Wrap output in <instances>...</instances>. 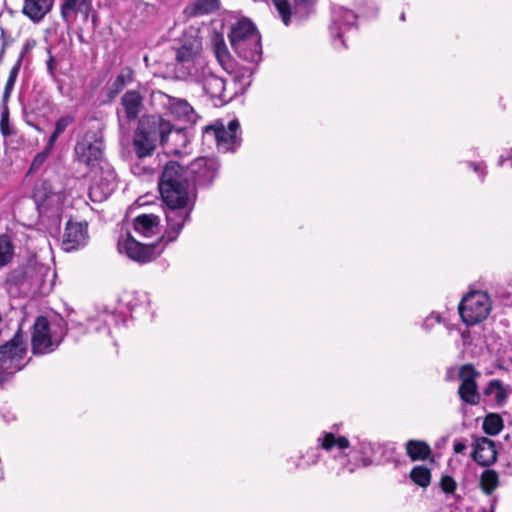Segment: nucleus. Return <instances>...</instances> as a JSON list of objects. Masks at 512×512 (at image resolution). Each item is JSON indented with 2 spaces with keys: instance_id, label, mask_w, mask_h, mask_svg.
<instances>
[{
  "instance_id": "f257e3e1",
  "label": "nucleus",
  "mask_w": 512,
  "mask_h": 512,
  "mask_svg": "<svg viewBox=\"0 0 512 512\" xmlns=\"http://www.w3.org/2000/svg\"><path fill=\"white\" fill-rule=\"evenodd\" d=\"M159 191L166 204L167 228L163 239L173 242L190 220L195 205V193L187 167L176 161L166 163L159 180Z\"/></svg>"
},
{
  "instance_id": "f03ea898",
  "label": "nucleus",
  "mask_w": 512,
  "mask_h": 512,
  "mask_svg": "<svg viewBox=\"0 0 512 512\" xmlns=\"http://www.w3.org/2000/svg\"><path fill=\"white\" fill-rule=\"evenodd\" d=\"M172 131L173 125L170 121L160 116L142 117L133 136V148L137 157L142 159L151 156L157 142L164 144Z\"/></svg>"
},
{
  "instance_id": "7ed1b4c3",
  "label": "nucleus",
  "mask_w": 512,
  "mask_h": 512,
  "mask_svg": "<svg viewBox=\"0 0 512 512\" xmlns=\"http://www.w3.org/2000/svg\"><path fill=\"white\" fill-rule=\"evenodd\" d=\"M228 37L232 48L241 59L250 63L261 61V36L251 21L240 20L232 25Z\"/></svg>"
},
{
  "instance_id": "20e7f679",
  "label": "nucleus",
  "mask_w": 512,
  "mask_h": 512,
  "mask_svg": "<svg viewBox=\"0 0 512 512\" xmlns=\"http://www.w3.org/2000/svg\"><path fill=\"white\" fill-rule=\"evenodd\" d=\"M367 444L372 443L363 442L360 444L361 457L359 459L353 457L352 461L351 458H348L347 454L343 453V451L350 446L349 440L346 437H337L332 432L322 431L317 439V448H321L326 451H331L333 448H337L339 450L338 455L334 457V460L339 464L336 471L337 475H341L345 471L353 473L358 467L363 466L362 458L364 456H371V450L365 447Z\"/></svg>"
},
{
  "instance_id": "39448f33",
  "label": "nucleus",
  "mask_w": 512,
  "mask_h": 512,
  "mask_svg": "<svg viewBox=\"0 0 512 512\" xmlns=\"http://www.w3.org/2000/svg\"><path fill=\"white\" fill-rule=\"evenodd\" d=\"M203 137L212 138L221 152H235L242 143L240 123L233 119L225 125L217 120L203 128Z\"/></svg>"
},
{
  "instance_id": "423d86ee",
  "label": "nucleus",
  "mask_w": 512,
  "mask_h": 512,
  "mask_svg": "<svg viewBox=\"0 0 512 512\" xmlns=\"http://www.w3.org/2000/svg\"><path fill=\"white\" fill-rule=\"evenodd\" d=\"M103 135L100 131H87L74 148L78 163L94 169L103 163Z\"/></svg>"
},
{
  "instance_id": "0eeeda50",
  "label": "nucleus",
  "mask_w": 512,
  "mask_h": 512,
  "mask_svg": "<svg viewBox=\"0 0 512 512\" xmlns=\"http://www.w3.org/2000/svg\"><path fill=\"white\" fill-rule=\"evenodd\" d=\"M33 199L40 214L56 216L61 212L64 193L51 181L39 179L34 185Z\"/></svg>"
},
{
  "instance_id": "6e6552de",
  "label": "nucleus",
  "mask_w": 512,
  "mask_h": 512,
  "mask_svg": "<svg viewBox=\"0 0 512 512\" xmlns=\"http://www.w3.org/2000/svg\"><path fill=\"white\" fill-rule=\"evenodd\" d=\"M458 310L466 325L478 324L485 320L491 311L490 297L483 291L471 292L461 300Z\"/></svg>"
},
{
  "instance_id": "1a4fd4ad",
  "label": "nucleus",
  "mask_w": 512,
  "mask_h": 512,
  "mask_svg": "<svg viewBox=\"0 0 512 512\" xmlns=\"http://www.w3.org/2000/svg\"><path fill=\"white\" fill-rule=\"evenodd\" d=\"M357 29V15L350 9L342 6L333 7L329 33L335 49H346L345 36Z\"/></svg>"
},
{
  "instance_id": "9d476101",
  "label": "nucleus",
  "mask_w": 512,
  "mask_h": 512,
  "mask_svg": "<svg viewBox=\"0 0 512 512\" xmlns=\"http://www.w3.org/2000/svg\"><path fill=\"white\" fill-rule=\"evenodd\" d=\"M26 357L27 350L19 332L9 342L0 346V367L9 378L27 365L29 360Z\"/></svg>"
},
{
  "instance_id": "9b49d317",
  "label": "nucleus",
  "mask_w": 512,
  "mask_h": 512,
  "mask_svg": "<svg viewBox=\"0 0 512 512\" xmlns=\"http://www.w3.org/2000/svg\"><path fill=\"white\" fill-rule=\"evenodd\" d=\"M160 241L165 242V244L160 249H157L158 244H141L130 233H127L119 239L118 250L131 260L144 264L153 261L163 251L165 245L169 243L163 237Z\"/></svg>"
},
{
  "instance_id": "f8f14e48",
  "label": "nucleus",
  "mask_w": 512,
  "mask_h": 512,
  "mask_svg": "<svg viewBox=\"0 0 512 512\" xmlns=\"http://www.w3.org/2000/svg\"><path fill=\"white\" fill-rule=\"evenodd\" d=\"M62 335L57 337L52 332L49 321L44 316L36 318L31 337V349L34 355H44L53 352L62 341Z\"/></svg>"
},
{
  "instance_id": "ddd939ff",
  "label": "nucleus",
  "mask_w": 512,
  "mask_h": 512,
  "mask_svg": "<svg viewBox=\"0 0 512 512\" xmlns=\"http://www.w3.org/2000/svg\"><path fill=\"white\" fill-rule=\"evenodd\" d=\"M152 102L162 107L175 119L193 123L196 118L193 107L184 99L172 97L162 91L152 93Z\"/></svg>"
},
{
  "instance_id": "4468645a",
  "label": "nucleus",
  "mask_w": 512,
  "mask_h": 512,
  "mask_svg": "<svg viewBox=\"0 0 512 512\" xmlns=\"http://www.w3.org/2000/svg\"><path fill=\"white\" fill-rule=\"evenodd\" d=\"M479 377L480 372L472 364H464L459 368L458 378L461 383L457 393L464 404L476 406L480 403L481 395L477 385Z\"/></svg>"
},
{
  "instance_id": "2eb2a0df",
  "label": "nucleus",
  "mask_w": 512,
  "mask_h": 512,
  "mask_svg": "<svg viewBox=\"0 0 512 512\" xmlns=\"http://www.w3.org/2000/svg\"><path fill=\"white\" fill-rule=\"evenodd\" d=\"M220 163L216 158L199 157L187 166L192 185L205 187L213 183L218 175Z\"/></svg>"
},
{
  "instance_id": "dca6fc26",
  "label": "nucleus",
  "mask_w": 512,
  "mask_h": 512,
  "mask_svg": "<svg viewBox=\"0 0 512 512\" xmlns=\"http://www.w3.org/2000/svg\"><path fill=\"white\" fill-rule=\"evenodd\" d=\"M99 170L89 188V197L93 202H102L117 188L115 171L107 163L100 165Z\"/></svg>"
},
{
  "instance_id": "f3484780",
  "label": "nucleus",
  "mask_w": 512,
  "mask_h": 512,
  "mask_svg": "<svg viewBox=\"0 0 512 512\" xmlns=\"http://www.w3.org/2000/svg\"><path fill=\"white\" fill-rule=\"evenodd\" d=\"M25 278L34 294L46 295L53 287L55 272L43 264H31L25 269Z\"/></svg>"
},
{
  "instance_id": "a211bd4d",
  "label": "nucleus",
  "mask_w": 512,
  "mask_h": 512,
  "mask_svg": "<svg viewBox=\"0 0 512 512\" xmlns=\"http://www.w3.org/2000/svg\"><path fill=\"white\" fill-rule=\"evenodd\" d=\"M144 109V97L138 90L126 91L117 108L118 120L130 123L139 118Z\"/></svg>"
},
{
  "instance_id": "6ab92c4d",
  "label": "nucleus",
  "mask_w": 512,
  "mask_h": 512,
  "mask_svg": "<svg viewBox=\"0 0 512 512\" xmlns=\"http://www.w3.org/2000/svg\"><path fill=\"white\" fill-rule=\"evenodd\" d=\"M195 79L202 85L204 92L211 99L218 100L223 104L225 99V80L214 74L209 67H202L200 74L195 73Z\"/></svg>"
},
{
  "instance_id": "aec40b11",
  "label": "nucleus",
  "mask_w": 512,
  "mask_h": 512,
  "mask_svg": "<svg viewBox=\"0 0 512 512\" xmlns=\"http://www.w3.org/2000/svg\"><path fill=\"white\" fill-rule=\"evenodd\" d=\"M93 11L92 0H60V15L67 25L72 24L77 15L87 21Z\"/></svg>"
},
{
  "instance_id": "412c9836",
  "label": "nucleus",
  "mask_w": 512,
  "mask_h": 512,
  "mask_svg": "<svg viewBox=\"0 0 512 512\" xmlns=\"http://www.w3.org/2000/svg\"><path fill=\"white\" fill-rule=\"evenodd\" d=\"M87 225L68 221L63 234L62 247L65 251H73L86 244Z\"/></svg>"
},
{
  "instance_id": "4be33fe9",
  "label": "nucleus",
  "mask_w": 512,
  "mask_h": 512,
  "mask_svg": "<svg viewBox=\"0 0 512 512\" xmlns=\"http://www.w3.org/2000/svg\"><path fill=\"white\" fill-rule=\"evenodd\" d=\"M366 448L371 450V456L362 458V465L369 466L373 463L394 462L397 460V449L394 443L367 444Z\"/></svg>"
},
{
  "instance_id": "5701e85b",
  "label": "nucleus",
  "mask_w": 512,
  "mask_h": 512,
  "mask_svg": "<svg viewBox=\"0 0 512 512\" xmlns=\"http://www.w3.org/2000/svg\"><path fill=\"white\" fill-rule=\"evenodd\" d=\"M473 459L481 466H489L497 459L495 442L487 437H478L474 442Z\"/></svg>"
},
{
  "instance_id": "b1692460",
  "label": "nucleus",
  "mask_w": 512,
  "mask_h": 512,
  "mask_svg": "<svg viewBox=\"0 0 512 512\" xmlns=\"http://www.w3.org/2000/svg\"><path fill=\"white\" fill-rule=\"evenodd\" d=\"M54 0H24L22 13L33 23L41 22L51 12Z\"/></svg>"
},
{
  "instance_id": "393cba45",
  "label": "nucleus",
  "mask_w": 512,
  "mask_h": 512,
  "mask_svg": "<svg viewBox=\"0 0 512 512\" xmlns=\"http://www.w3.org/2000/svg\"><path fill=\"white\" fill-rule=\"evenodd\" d=\"M200 50L201 41L199 38L194 37L185 41L176 51V60L178 64L190 69V66L195 64Z\"/></svg>"
},
{
  "instance_id": "a878e982",
  "label": "nucleus",
  "mask_w": 512,
  "mask_h": 512,
  "mask_svg": "<svg viewBox=\"0 0 512 512\" xmlns=\"http://www.w3.org/2000/svg\"><path fill=\"white\" fill-rule=\"evenodd\" d=\"M483 394L487 397L493 395L495 405L503 407L512 395V386L504 384L500 379H491L483 389Z\"/></svg>"
},
{
  "instance_id": "bb28decb",
  "label": "nucleus",
  "mask_w": 512,
  "mask_h": 512,
  "mask_svg": "<svg viewBox=\"0 0 512 512\" xmlns=\"http://www.w3.org/2000/svg\"><path fill=\"white\" fill-rule=\"evenodd\" d=\"M212 50L221 67L226 72L232 73L234 71L235 62L225 44L222 35L216 34L213 36Z\"/></svg>"
},
{
  "instance_id": "cd10ccee",
  "label": "nucleus",
  "mask_w": 512,
  "mask_h": 512,
  "mask_svg": "<svg viewBox=\"0 0 512 512\" xmlns=\"http://www.w3.org/2000/svg\"><path fill=\"white\" fill-rule=\"evenodd\" d=\"M219 7V0H196L185 8L184 13L187 17L192 18L215 12Z\"/></svg>"
},
{
  "instance_id": "c85d7f7f",
  "label": "nucleus",
  "mask_w": 512,
  "mask_h": 512,
  "mask_svg": "<svg viewBox=\"0 0 512 512\" xmlns=\"http://www.w3.org/2000/svg\"><path fill=\"white\" fill-rule=\"evenodd\" d=\"M133 225L135 231L149 237L158 228L159 217L154 214H141L134 219Z\"/></svg>"
},
{
  "instance_id": "c756f323",
  "label": "nucleus",
  "mask_w": 512,
  "mask_h": 512,
  "mask_svg": "<svg viewBox=\"0 0 512 512\" xmlns=\"http://www.w3.org/2000/svg\"><path fill=\"white\" fill-rule=\"evenodd\" d=\"M117 322V315L114 313H103L95 319H90L87 324L88 332L101 333L104 332L106 335L111 333V324Z\"/></svg>"
},
{
  "instance_id": "7c9ffc66",
  "label": "nucleus",
  "mask_w": 512,
  "mask_h": 512,
  "mask_svg": "<svg viewBox=\"0 0 512 512\" xmlns=\"http://www.w3.org/2000/svg\"><path fill=\"white\" fill-rule=\"evenodd\" d=\"M133 80L134 71L132 70V68L128 66L121 68L111 85L109 91L110 96H115L118 93H120L125 88V86L132 83Z\"/></svg>"
},
{
  "instance_id": "2f4dec72",
  "label": "nucleus",
  "mask_w": 512,
  "mask_h": 512,
  "mask_svg": "<svg viewBox=\"0 0 512 512\" xmlns=\"http://www.w3.org/2000/svg\"><path fill=\"white\" fill-rule=\"evenodd\" d=\"M406 452L413 461L426 460L431 454V449L423 441L409 440L406 443Z\"/></svg>"
},
{
  "instance_id": "473e14b6",
  "label": "nucleus",
  "mask_w": 512,
  "mask_h": 512,
  "mask_svg": "<svg viewBox=\"0 0 512 512\" xmlns=\"http://www.w3.org/2000/svg\"><path fill=\"white\" fill-rule=\"evenodd\" d=\"M482 428L490 436L498 435L504 428L503 419L496 413L487 414L483 420Z\"/></svg>"
},
{
  "instance_id": "72a5a7b5",
  "label": "nucleus",
  "mask_w": 512,
  "mask_h": 512,
  "mask_svg": "<svg viewBox=\"0 0 512 512\" xmlns=\"http://www.w3.org/2000/svg\"><path fill=\"white\" fill-rule=\"evenodd\" d=\"M20 71V61H16L9 72L8 79L6 81L3 95H2V104H8L11 94L13 92L18 74Z\"/></svg>"
},
{
  "instance_id": "f704fd0d",
  "label": "nucleus",
  "mask_w": 512,
  "mask_h": 512,
  "mask_svg": "<svg viewBox=\"0 0 512 512\" xmlns=\"http://www.w3.org/2000/svg\"><path fill=\"white\" fill-rule=\"evenodd\" d=\"M410 478L415 484L421 487H427L431 481V472L427 467L419 465L412 469Z\"/></svg>"
},
{
  "instance_id": "c9c22d12",
  "label": "nucleus",
  "mask_w": 512,
  "mask_h": 512,
  "mask_svg": "<svg viewBox=\"0 0 512 512\" xmlns=\"http://www.w3.org/2000/svg\"><path fill=\"white\" fill-rule=\"evenodd\" d=\"M273 5L282 19V22L287 26L290 24L291 17H294V7L288 0H272Z\"/></svg>"
},
{
  "instance_id": "e433bc0d",
  "label": "nucleus",
  "mask_w": 512,
  "mask_h": 512,
  "mask_svg": "<svg viewBox=\"0 0 512 512\" xmlns=\"http://www.w3.org/2000/svg\"><path fill=\"white\" fill-rule=\"evenodd\" d=\"M483 491L490 494L498 486V474L494 470H485L480 479Z\"/></svg>"
},
{
  "instance_id": "4c0bfd02",
  "label": "nucleus",
  "mask_w": 512,
  "mask_h": 512,
  "mask_svg": "<svg viewBox=\"0 0 512 512\" xmlns=\"http://www.w3.org/2000/svg\"><path fill=\"white\" fill-rule=\"evenodd\" d=\"M13 255V247L8 237H0V266L10 261Z\"/></svg>"
},
{
  "instance_id": "58836bf2",
  "label": "nucleus",
  "mask_w": 512,
  "mask_h": 512,
  "mask_svg": "<svg viewBox=\"0 0 512 512\" xmlns=\"http://www.w3.org/2000/svg\"><path fill=\"white\" fill-rule=\"evenodd\" d=\"M294 18L307 17L312 8V0H293Z\"/></svg>"
},
{
  "instance_id": "ea45409f",
  "label": "nucleus",
  "mask_w": 512,
  "mask_h": 512,
  "mask_svg": "<svg viewBox=\"0 0 512 512\" xmlns=\"http://www.w3.org/2000/svg\"><path fill=\"white\" fill-rule=\"evenodd\" d=\"M0 131L4 137L10 136L13 131L9 124V108L8 104H2Z\"/></svg>"
},
{
  "instance_id": "a19ab883",
  "label": "nucleus",
  "mask_w": 512,
  "mask_h": 512,
  "mask_svg": "<svg viewBox=\"0 0 512 512\" xmlns=\"http://www.w3.org/2000/svg\"><path fill=\"white\" fill-rule=\"evenodd\" d=\"M75 118L72 115L61 116L55 123L54 131L58 134H62L65 129L74 122Z\"/></svg>"
},
{
  "instance_id": "79ce46f5",
  "label": "nucleus",
  "mask_w": 512,
  "mask_h": 512,
  "mask_svg": "<svg viewBox=\"0 0 512 512\" xmlns=\"http://www.w3.org/2000/svg\"><path fill=\"white\" fill-rule=\"evenodd\" d=\"M440 486L444 493L452 494L455 492L457 484L451 476L445 475L441 478Z\"/></svg>"
},
{
  "instance_id": "37998d69",
  "label": "nucleus",
  "mask_w": 512,
  "mask_h": 512,
  "mask_svg": "<svg viewBox=\"0 0 512 512\" xmlns=\"http://www.w3.org/2000/svg\"><path fill=\"white\" fill-rule=\"evenodd\" d=\"M49 154L50 152L46 151L45 149L38 153L31 163L30 171L38 170L43 165Z\"/></svg>"
},
{
  "instance_id": "c03bdc74",
  "label": "nucleus",
  "mask_w": 512,
  "mask_h": 512,
  "mask_svg": "<svg viewBox=\"0 0 512 512\" xmlns=\"http://www.w3.org/2000/svg\"><path fill=\"white\" fill-rule=\"evenodd\" d=\"M34 46H35V41H33V40H31V41L28 40L24 43V45L22 46L21 53L17 59V61H20V66L22 65L23 58H24L25 54H27L31 49H33Z\"/></svg>"
},
{
  "instance_id": "a18cd8bd",
  "label": "nucleus",
  "mask_w": 512,
  "mask_h": 512,
  "mask_svg": "<svg viewBox=\"0 0 512 512\" xmlns=\"http://www.w3.org/2000/svg\"><path fill=\"white\" fill-rule=\"evenodd\" d=\"M469 167L472 168L476 173H478V175L481 177V179L484 178L486 172H485V165L484 163L480 162V163H473V162H469Z\"/></svg>"
},
{
  "instance_id": "49530a36",
  "label": "nucleus",
  "mask_w": 512,
  "mask_h": 512,
  "mask_svg": "<svg viewBox=\"0 0 512 512\" xmlns=\"http://www.w3.org/2000/svg\"><path fill=\"white\" fill-rule=\"evenodd\" d=\"M59 136H60V134L56 133V131H53V133L50 135L48 142L46 144V147H45L46 151L51 153Z\"/></svg>"
},
{
  "instance_id": "de8ad7c7",
  "label": "nucleus",
  "mask_w": 512,
  "mask_h": 512,
  "mask_svg": "<svg viewBox=\"0 0 512 512\" xmlns=\"http://www.w3.org/2000/svg\"><path fill=\"white\" fill-rule=\"evenodd\" d=\"M454 452L459 454L466 450V444L463 441L456 440L453 444Z\"/></svg>"
},
{
  "instance_id": "09e8293b",
  "label": "nucleus",
  "mask_w": 512,
  "mask_h": 512,
  "mask_svg": "<svg viewBox=\"0 0 512 512\" xmlns=\"http://www.w3.org/2000/svg\"><path fill=\"white\" fill-rule=\"evenodd\" d=\"M47 71L51 76H54V70H55V59L52 55L49 56V59L47 60Z\"/></svg>"
},
{
  "instance_id": "8fccbe9b",
  "label": "nucleus",
  "mask_w": 512,
  "mask_h": 512,
  "mask_svg": "<svg viewBox=\"0 0 512 512\" xmlns=\"http://www.w3.org/2000/svg\"><path fill=\"white\" fill-rule=\"evenodd\" d=\"M431 320H435L436 322H440V315L439 314H431L429 317L426 318V320L424 322V326H427L428 323Z\"/></svg>"
},
{
  "instance_id": "3c124183",
  "label": "nucleus",
  "mask_w": 512,
  "mask_h": 512,
  "mask_svg": "<svg viewBox=\"0 0 512 512\" xmlns=\"http://www.w3.org/2000/svg\"><path fill=\"white\" fill-rule=\"evenodd\" d=\"M9 379L8 375L0 367V387Z\"/></svg>"
},
{
  "instance_id": "603ef678",
  "label": "nucleus",
  "mask_w": 512,
  "mask_h": 512,
  "mask_svg": "<svg viewBox=\"0 0 512 512\" xmlns=\"http://www.w3.org/2000/svg\"><path fill=\"white\" fill-rule=\"evenodd\" d=\"M319 461V456L315 453V451H312V459L311 461H308V465L316 464Z\"/></svg>"
},
{
  "instance_id": "864d4df0",
  "label": "nucleus",
  "mask_w": 512,
  "mask_h": 512,
  "mask_svg": "<svg viewBox=\"0 0 512 512\" xmlns=\"http://www.w3.org/2000/svg\"><path fill=\"white\" fill-rule=\"evenodd\" d=\"M127 306L132 310L136 307V304H132L130 301H128Z\"/></svg>"
},
{
  "instance_id": "5fc2aeb1",
  "label": "nucleus",
  "mask_w": 512,
  "mask_h": 512,
  "mask_svg": "<svg viewBox=\"0 0 512 512\" xmlns=\"http://www.w3.org/2000/svg\"><path fill=\"white\" fill-rule=\"evenodd\" d=\"M400 19H401L402 21H405V13H402V14L400 15Z\"/></svg>"
},
{
  "instance_id": "6e6d98bb",
  "label": "nucleus",
  "mask_w": 512,
  "mask_h": 512,
  "mask_svg": "<svg viewBox=\"0 0 512 512\" xmlns=\"http://www.w3.org/2000/svg\"><path fill=\"white\" fill-rule=\"evenodd\" d=\"M138 168H139V167H138V165H135V166L133 167V172H134V173H138V172H137V169H138Z\"/></svg>"
},
{
  "instance_id": "4d7b16f0",
  "label": "nucleus",
  "mask_w": 512,
  "mask_h": 512,
  "mask_svg": "<svg viewBox=\"0 0 512 512\" xmlns=\"http://www.w3.org/2000/svg\"><path fill=\"white\" fill-rule=\"evenodd\" d=\"M3 54H4V48L1 50L0 59L2 58Z\"/></svg>"
},
{
  "instance_id": "13d9d810",
  "label": "nucleus",
  "mask_w": 512,
  "mask_h": 512,
  "mask_svg": "<svg viewBox=\"0 0 512 512\" xmlns=\"http://www.w3.org/2000/svg\"><path fill=\"white\" fill-rule=\"evenodd\" d=\"M300 465L298 463L295 464V468H299Z\"/></svg>"
},
{
  "instance_id": "bf43d9fd",
  "label": "nucleus",
  "mask_w": 512,
  "mask_h": 512,
  "mask_svg": "<svg viewBox=\"0 0 512 512\" xmlns=\"http://www.w3.org/2000/svg\"><path fill=\"white\" fill-rule=\"evenodd\" d=\"M195 63H198V65H201V62H198V59L196 60V62H195Z\"/></svg>"
}]
</instances>
